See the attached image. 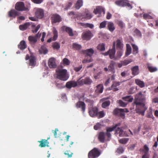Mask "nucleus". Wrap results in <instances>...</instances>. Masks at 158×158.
I'll return each mask as SVG.
<instances>
[{
  "label": "nucleus",
  "mask_w": 158,
  "mask_h": 158,
  "mask_svg": "<svg viewBox=\"0 0 158 158\" xmlns=\"http://www.w3.org/2000/svg\"><path fill=\"white\" fill-rule=\"evenodd\" d=\"M81 53L86 55L85 59L82 62L84 63L92 62V59L91 57L94 53V51L92 48H90L85 50H83Z\"/></svg>",
  "instance_id": "nucleus-1"
},
{
  "label": "nucleus",
  "mask_w": 158,
  "mask_h": 158,
  "mask_svg": "<svg viewBox=\"0 0 158 158\" xmlns=\"http://www.w3.org/2000/svg\"><path fill=\"white\" fill-rule=\"evenodd\" d=\"M57 78L63 81H66L69 78L67 75V71L65 69H57L56 70Z\"/></svg>",
  "instance_id": "nucleus-2"
},
{
  "label": "nucleus",
  "mask_w": 158,
  "mask_h": 158,
  "mask_svg": "<svg viewBox=\"0 0 158 158\" xmlns=\"http://www.w3.org/2000/svg\"><path fill=\"white\" fill-rule=\"evenodd\" d=\"M129 131L130 134L128 135L126 131H123V128L122 127H118L115 130V135H118L119 137H131L132 136L135 135L134 132H133L130 129Z\"/></svg>",
  "instance_id": "nucleus-3"
},
{
  "label": "nucleus",
  "mask_w": 158,
  "mask_h": 158,
  "mask_svg": "<svg viewBox=\"0 0 158 158\" xmlns=\"http://www.w3.org/2000/svg\"><path fill=\"white\" fill-rule=\"evenodd\" d=\"M101 154L100 150L97 148H94L89 152L88 156L89 158H97Z\"/></svg>",
  "instance_id": "nucleus-4"
},
{
  "label": "nucleus",
  "mask_w": 158,
  "mask_h": 158,
  "mask_svg": "<svg viewBox=\"0 0 158 158\" xmlns=\"http://www.w3.org/2000/svg\"><path fill=\"white\" fill-rule=\"evenodd\" d=\"M136 113L141 114L142 115H144L145 111L147 109L144 103H142L139 105H136Z\"/></svg>",
  "instance_id": "nucleus-5"
},
{
  "label": "nucleus",
  "mask_w": 158,
  "mask_h": 158,
  "mask_svg": "<svg viewBox=\"0 0 158 158\" xmlns=\"http://www.w3.org/2000/svg\"><path fill=\"white\" fill-rule=\"evenodd\" d=\"M145 98L142 93L139 92L136 94L134 101V103L136 105H139L142 103H144Z\"/></svg>",
  "instance_id": "nucleus-6"
},
{
  "label": "nucleus",
  "mask_w": 158,
  "mask_h": 158,
  "mask_svg": "<svg viewBox=\"0 0 158 158\" xmlns=\"http://www.w3.org/2000/svg\"><path fill=\"white\" fill-rule=\"evenodd\" d=\"M41 35V33L39 32L35 36H30L28 37V40L30 43L31 45L35 44L37 41L38 39L39 38Z\"/></svg>",
  "instance_id": "nucleus-7"
},
{
  "label": "nucleus",
  "mask_w": 158,
  "mask_h": 158,
  "mask_svg": "<svg viewBox=\"0 0 158 158\" xmlns=\"http://www.w3.org/2000/svg\"><path fill=\"white\" fill-rule=\"evenodd\" d=\"M93 36V35L90 31H86L82 33L81 37L83 40H89Z\"/></svg>",
  "instance_id": "nucleus-8"
},
{
  "label": "nucleus",
  "mask_w": 158,
  "mask_h": 158,
  "mask_svg": "<svg viewBox=\"0 0 158 158\" xmlns=\"http://www.w3.org/2000/svg\"><path fill=\"white\" fill-rule=\"evenodd\" d=\"M15 8L16 10H26L27 9L24 6V4L23 2H17L15 5Z\"/></svg>",
  "instance_id": "nucleus-9"
},
{
  "label": "nucleus",
  "mask_w": 158,
  "mask_h": 158,
  "mask_svg": "<svg viewBox=\"0 0 158 158\" xmlns=\"http://www.w3.org/2000/svg\"><path fill=\"white\" fill-rule=\"evenodd\" d=\"M115 43L116 42L115 41H114L113 42L112 48L109 50V55L110 58L111 59H113L114 60L115 55Z\"/></svg>",
  "instance_id": "nucleus-10"
},
{
  "label": "nucleus",
  "mask_w": 158,
  "mask_h": 158,
  "mask_svg": "<svg viewBox=\"0 0 158 158\" xmlns=\"http://www.w3.org/2000/svg\"><path fill=\"white\" fill-rule=\"evenodd\" d=\"M128 110L127 108L117 109L114 110V114H119L121 117L124 116L125 115V112H128Z\"/></svg>",
  "instance_id": "nucleus-11"
},
{
  "label": "nucleus",
  "mask_w": 158,
  "mask_h": 158,
  "mask_svg": "<svg viewBox=\"0 0 158 158\" xmlns=\"http://www.w3.org/2000/svg\"><path fill=\"white\" fill-rule=\"evenodd\" d=\"M35 16L37 18L39 19H42L44 16V10L40 8H37L36 9L35 12Z\"/></svg>",
  "instance_id": "nucleus-12"
},
{
  "label": "nucleus",
  "mask_w": 158,
  "mask_h": 158,
  "mask_svg": "<svg viewBox=\"0 0 158 158\" xmlns=\"http://www.w3.org/2000/svg\"><path fill=\"white\" fill-rule=\"evenodd\" d=\"M26 60L29 59V65L30 66H35V58L33 55H31L30 57L28 55H27L26 57Z\"/></svg>",
  "instance_id": "nucleus-13"
},
{
  "label": "nucleus",
  "mask_w": 158,
  "mask_h": 158,
  "mask_svg": "<svg viewBox=\"0 0 158 158\" xmlns=\"http://www.w3.org/2000/svg\"><path fill=\"white\" fill-rule=\"evenodd\" d=\"M98 109L96 107L89 108V114L91 117H94L98 114Z\"/></svg>",
  "instance_id": "nucleus-14"
},
{
  "label": "nucleus",
  "mask_w": 158,
  "mask_h": 158,
  "mask_svg": "<svg viewBox=\"0 0 158 158\" xmlns=\"http://www.w3.org/2000/svg\"><path fill=\"white\" fill-rule=\"evenodd\" d=\"M120 123H118L116 124L115 126L112 127H110L108 128L106 130L107 132L106 133V135L108 137H111V135L110 133V132L113 131L115 128H117V129L118 127H119L120 126Z\"/></svg>",
  "instance_id": "nucleus-15"
},
{
  "label": "nucleus",
  "mask_w": 158,
  "mask_h": 158,
  "mask_svg": "<svg viewBox=\"0 0 158 158\" xmlns=\"http://www.w3.org/2000/svg\"><path fill=\"white\" fill-rule=\"evenodd\" d=\"M102 12L104 14L105 13V9L102 6H97L94 10V13L95 14H99L100 15Z\"/></svg>",
  "instance_id": "nucleus-16"
},
{
  "label": "nucleus",
  "mask_w": 158,
  "mask_h": 158,
  "mask_svg": "<svg viewBox=\"0 0 158 158\" xmlns=\"http://www.w3.org/2000/svg\"><path fill=\"white\" fill-rule=\"evenodd\" d=\"M48 64L49 67L51 68H55L56 67V63L55 59L54 58L49 59L48 62Z\"/></svg>",
  "instance_id": "nucleus-17"
},
{
  "label": "nucleus",
  "mask_w": 158,
  "mask_h": 158,
  "mask_svg": "<svg viewBox=\"0 0 158 158\" xmlns=\"http://www.w3.org/2000/svg\"><path fill=\"white\" fill-rule=\"evenodd\" d=\"M61 30L62 31H65L66 32L68 33L69 35L72 36L74 35L72 29L69 27H67L65 26H63L61 28Z\"/></svg>",
  "instance_id": "nucleus-18"
},
{
  "label": "nucleus",
  "mask_w": 158,
  "mask_h": 158,
  "mask_svg": "<svg viewBox=\"0 0 158 158\" xmlns=\"http://www.w3.org/2000/svg\"><path fill=\"white\" fill-rule=\"evenodd\" d=\"M76 106L77 108L81 109L83 114H84L85 109V103L82 102H79L77 103Z\"/></svg>",
  "instance_id": "nucleus-19"
},
{
  "label": "nucleus",
  "mask_w": 158,
  "mask_h": 158,
  "mask_svg": "<svg viewBox=\"0 0 158 158\" xmlns=\"http://www.w3.org/2000/svg\"><path fill=\"white\" fill-rule=\"evenodd\" d=\"M52 23H55L60 22L61 21V18L59 15H54L52 17Z\"/></svg>",
  "instance_id": "nucleus-20"
},
{
  "label": "nucleus",
  "mask_w": 158,
  "mask_h": 158,
  "mask_svg": "<svg viewBox=\"0 0 158 158\" xmlns=\"http://www.w3.org/2000/svg\"><path fill=\"white\" fill-rule=\"evenodd\" d=\"M53 34L54 35L52 38H50L47 40V42H50L52 41V40H55L57 39L58 37V32L55 28H53Z\"/></svg>",
  "instance_id": "nucleus-21"
},
{
  "label": "nucleus",
  "mask_w": 158,
  "mask_h": 158,
  "mask_svg": "<svg viewBox=\"0 0 158 158\" xmlns=\"http://www.w3.org/2000/svg\"><path fill=\"white\" fill-rule=\"evenodd\" d=\"M107 28L110 32H113L115 29V27L114 23L111 22H108L107 23Z\"/></svg>",
  "instance_id": "nucleus-22"
},
{
  "label": "nucleus",
  "mask_w": 158,
  "mask_h": 158,
  "mask_svg": "<svg viewBox=\"0 0 158 158\" xmlns=\"http://www.w3.org/2000/svg\"><path fill=\"white\" fill-rule=\"evenodd\" d=\"M120 83L118 82H113V85L111 87V89L114 91H116L118 90L119 86L120 85Z\"/></svg>",
  "instance_id": "nucleus-23"
},
{
  "label": "nucleus",
  "mask_w": 158,
  "mask_h": 158,
  "mask_svg": "<svg viewBox=\"0 0 158 158\" xmlns=\"http://www.w3.org/2000/svg\"><path fill=\"white\" fill-rule=\"evenodd\" d=\"M131 70L132 74L134 76H136L139 74V66L137 65L131 68Z\"/></svg>",
  "instance_id": "nucleus-24"
},
{
  "label": "nucleus",
  "mask_w": 158,
  "mask_h": 158,
  "mask_svg": "<svg viewBox=\"0 0 158 158\" xmlns=\"http://www.w3.org/2000/svg\"><path fill=\"white\" fill-rule=\"evenodd\" d=\"M31 23L27 22L23 25H20L19 28L21 30L24 31L30 26Z\"/></svg>",
  "instance_id": "nucleus-25"
},
{
  "label": "nucleus",
  "mask_w": 158,
  "mask_h": 158,
  "mask_svg": "<svg viewBox=\"0 0 158 158\" xmlns=\"http://www.w3.org/2000/svg\"><path fill=\"white\" fill-rule=\"evenodd\" d=\"M115 63L113 61H111L110 64L108 66V69L111 72L114 73L115 72L114 66Z\"/></svg>",
  "instance_id": "nucleus-26"
},
{
  "label": "nucleus",
  "mask_w": 158,
  "mask_h": 158,
  "mask_svg": "<svg viewBox=\"0 0 158 158\" xmlns=\"http://www.w3.org/2000/svg\"><path fill=\"white\" fill-rule=\"evenodd\" d=\"M123 53V50H120L118 51L115 55L114 60H118L120 59L122 56Z\"/></svg>",
  "instance_id": "nucleus-27"
},
{
  "label": "nucleus",
  "mask_w": 158,
  "mask_h": 158,
  "mask_svg": "<svg viewBox=\"0 0 158 158\" xmlns=\"http://www.w3.org/2000/svg\"><path fill=\"white\" fill-rule=\"evenodd\" d=\"M140 151L143 154H149V148L147 145H145L143 148L140 149Z\"/></svg>",
  "instance_id": "nucleus-28"
},
{
  "label": "nucleus",
  "mask_w": 158,
  "mask_h": 158,
  "mask_svg": "<svg viewBox=\"0 0 158 158\" xmlns=\"http://www.w3.org/2000/svg\"><path fill=\"white\" fill-rule=\"evenodd\" d=\"M39 142L40 143L39 146L41 147H44L46 146H48V142L47 140L42 139V140L39 141Z\"/></svg>",
  "instance_id": "nucleus-29"
},
{
  "label": "nucleus",
  "mask_w": 158,
  "mask_h": 158,
  "mask_svg": "<svg viewBox=\"0 0 158 158\" xmlns=\"http://www.w3.org/2000/svg\"><path fill=\"white\" fill-rule=\"evenodd\" d=\"M116 43L117 48H119L120 50H123V44L122 43V40L118 39L116 41Z\"/></svg>",
  "instance_id": "nucleus-30"
},
{
  "label": "nucleus",
  "mask_w": 158,
  "mask_h": 158,
  "mask_svg": "<svg viewBox=\"0 0 158 158\" xmlns=\"http://www.w3.org/2000/svg\"><path fill=\"white\" fill-rule=\"evenodd\" d=\"M18 14V12L14 10H10L8 13L9 17L15 18Z\"/></svg>",
  "instance_id": "nucleus-31"
},
{
  "label": "nucleus",
  "mask_w": 158,
  "mask_h": 158,
  "mask_svg": "<svg viewBox=\"0 0 158 158\" xmlns=\"http://www.w3.org/2000/svg\"><path fill=\"white\" fill-rule=\"evenodd\" d=\"M18 47L22 50L24 49L27 47V45L25 41L22 40L18 45Z\"/></svg>",
  "instance_id": "nucleus-32"
},
{
  "label": "nucleus",
  "mask_w": 158,
  "mask_h": 158,
  "mask_svg": "<svg viewBox=\"0 0 158 158\" xmlns=\"http://www.w3.org/2000/svg\"><path fill=\"white\" fill-rule=\"evenodd\" d=\"M135 82L136 84L140 88H143L145 86V84L144 82L139 79H135Z\"/></svg>",
  "instance_id": "nucleus-33"
},
{
  "label": "nucleus",
  "mask_w": 158,
  "mask_h": 158,
  "mask_svg": "<svg viewBox=\"0 0 158 158\" xmlns=\"http://www.w3.org/2000/svg\"><path fill=\"white\" fill-rule=\"evenodd\" d=\"M126 0H122L116 1L115 2V4L120 6H125Z\"/></svg>",
  "instance_id": "nucleus-34"
},
{
  "label": "nucleus",
  "mask_w": 158,
  "mask_h": 158,
  "mask_svg": "<svg viewBox=\"0 0 158 158\" xmlns=\"http://www.w3.org/2000/svg\"><path fill=\"white\" fill-rule=\"evenodd\" d=\"M103 87L102 84H99L96 87L95 92L97 93H102L103 91Z\"/></svg>",
  "instance_id": "nucleus-35"
},
{
  "label": "nucleus",
  "mask_w": 158,
  "mask_h": 158,
  "mask_svg": "<svg viewBox=\"0 0 158 158\" xmlns=\"http://www.w3.org/2000/svg\"><path fill=\"white\" fill-rule=\"evenodd\" d=\"M123 98L124 101L127 102V103L132 102L133 99V97L130 95L126 96Z\"/></svg>",
  "instance_id": "nucleus-36"
},
{
  "label": "nucleus",
  "mask_w": 158,
  "mask_h": 158,
  "mask_svg": "<svg viewBox=\"0 0 158 158\" xmlns=\"http://www.w3.org/2000/svg\"><path fill=\"white\" fill-rule=\"evenodd\" d=\"M39 52L40 54H45L48 52V50L44 46H42L39 50Z\"/></svg>",
  "instance_id": "nucleus-37"
},
{
  "label": "nucleus",
  "mask_w": 158,
  "mask_h": 158,
  "mask_svg": "<svg viewBox=\"0 0 158 158\" xmlns=\"http://www.w3.org/2000/svg\"><path fill=\"white\" fill-rule=\"evenodd\" d=\"M83 2L82 0H78L75 5V8L77 9H79L83 5Z\"/></svg>",
  "instance_id": "nucleus-38"
},
{
  "label": "nucleus",
  "mask_w": 158,
  "mask_h": 158,
  "mask_svg": "<svg viewBox=\"0 0 158 158\" xmlns=\"http://www.w3.org/2000/svg\"><path fill=\"white\" fill-rule=\"evenodd\" d=\"M97 48L100 51H104L105 50V44L104 43L100 44L97 46Z\"/></svg>",
  "instance_id": "nucleus-39"
},
{
  "label": "nucleus",
  "mask_w": 158,
  "mask_h": 158,
  "mask_svg": "<svg viewBox=\"0 0 158 158\" xmlns=\"http://www.w3.org/2000/svg\"><path fill=\"white\" fill-rule=\"evenodd\" d=\"M127 50L125 53L126 56H127L129 55L131 53V48L130 45L127 44Z\"/></svg>",
  "instance_id": "nucleus-40"
},
{
  "label": "nucleus",
  "mask_w": 158,
  "mask_h": 158,
  "mask_svg": "<svg viewBox=\"0 0 158 158\" xmlns=\"http://www.w3.org/2000/svg\"><path fill=\"white\" fill-rule=\"evenodd\" d=\"M133 48V53L134 54H136L138 52V46L135 44H132Z\"/></svg>",
  "instance_id": "nucleus-41"
},
{
  "label": "nucleus",
  "mask_w": 158,
  "mask_h": 158,
  "mask_svg": "<svg viewBox=\"0 0 158 158\" xmlns=\"http://www.w3.org/2000/svg\"><path fill=\"white\" fill-rule=\"evenodd\" d=\"M82 48L81 46L77 43H74L73 44V48L76 50H79Z\"/></svg>",
  "instance_id": "nucleus-42"
},
{
  "label": "nucleus",
  "mask_w": 158,
  "mask_h": 158,
  "mask_svg": "<svg viewBox=\"0 0 158 158\" xmlns=\"http://www.w3.org/2000/svg\"><path fill=\"white\" fill-rule=\"evenodd\" d=\"M134 35L137 37H140L142 36L141 32L137 29H136L134 32Z\"/></svg>",
  "instance_id": "nucleus-43"
},
{
  "label": "nucleus",
  "mask_w": 158,
  "mask_h": 158,
  "mask_svg": "<svg viewBox=\"0 0 158 158\" xmlns=\"http://www.w3.org/2000/svg\"><path fill=\"white\" fill-rule=\"evenodd\" d=\"M148 67L150 71L151 72H154L157 70V68L156 67L151 66L149 64H148Z\"/></svg>",
  "instance_id": "nucleus-44"
},
{
  "label": "nucleus",
  "mask_w": 158,
  "mask_h": 158,
  "mask_svg": "<svg viewBox=\"0 0 158 158\" xmlns=\"http://www.w3.org/2000/svg\"><path fill=\"white\" fill-rule=\"evenodd\" d=\"M64 154L65 155L67 156L68 158L71 157L73 154V153L70 151H66L64 152Z\"/></svg>",
  "instance_id": "nucleus-45"
},
{
  "label": "nucleus",
  "mask_w": 158,
  "mask_h": 158,
  "mask_svg": "<svg viewBox=\"0 0 158 158\" xmlns=\"http://www.w3.org/2000/svg\"><path fill=\"white\" fill-rule=\"evenodd\" d=\"M85 85H90L92 82V81L89 77L84 79Z\"/></svg>",
  "instance_id": "nucleus-46"
},
{
  "label": "nucleus",
  "mask_w": 158,
  "mask_h": 158,
  "mask_svg": "<svg viewBox=\"0 0 158 158\" xmlns=\"http://www.w3.org/2000/svg\"><path fill=\"white\" fill-rule=\"evenodd\" d=\"M124 152V149L123 147H118L116 151V152L119 154H121L123 153Z\"/></svg>",
  "instance_id": "nucleus-47"
},
{
  "label": "nucleus",
  "mask_w": 158,
  "mask_h": 158,
  "mask_svg": "<svg viewBox=\"0 0 158 158\" xmlns=\"http://www.w3.org/2000/svg\"><path fill=\"white\" fill-rule=\"evenodd\" d=\"M92 17V15L91 13L89 12L88 11H85V18L87 19H90Z\"/></svg>",
  "instance_id": "nucleus-48"
},
{
  "label": "nucleus",
  "mask_w": 158,
  "mask_h": 158,
  "mask_svg": "<svg viewBox=\"0 0 158 158\" xmlns=\"http://www.w3.org/2000/svg\"><path fill=\"white\" fill-rule=\"evenodd\" d=\"M77 82L79 86H81L85 84L84 79H81V78L77 80Z\"/></svg>",
  "instance_id": "nucleus-49"
},
{
  "label": "nucleus",
  "mask_w": 158,
  "mask_h": 158,
  "mask_svg": "<svg viewBox=\"0 0 158 158\" xmlns=\"http://www.w3.org/2000/svg\"><path fill=\"white\" fill-rule=\"evenodd\" d=\"M110 104V102L109 101H107L104 102L102 104V107L104 108H106L107 106H109Z\"/></svg>",
  "instance_id": "nucleus-50"
},
{
  "label": "nucleus",
  "mask_w": 158,
  "mask_h": 158,
  "mask_svg": "<svg viewBox=\"0 0 158 158\" xmlns=\"http://www.w3.org/2000/svg\"><path fill=\"white\" fill-rule=\"evenodd\" d=\"M107 21H103L101 23H100V25H99V28H105L106 25H107Z\"/></svg>",
  "instance_id": "nucleus-51"
},
{
  "label": "nucleus",
  "mask_w": 158,
  "mask_h": 158,
  "mask_svg": "<svg viewBox=\"0 0 158 158\" xmlns=\"http://www.w3.org/2000/svg\"><path fill=\"white\" fill-rule=\"evenodd\" d=\"M123 64V65L126 66L130 63L132 62L131 59L125 60L123 61H122Z\"/></svg>",
  "instance_id": "nucleus-52"
},
{
  "label": "nucleus",
  "mask_w": 158,
  "mask_h": 158,
  "mask_svg": "<svg viewBox=\"0 0 158 158\" xmlns=\"http://www.w3.org/2000/svg\"><path fill=\"white\" fill-rule=\"evenodd\" d=\"M118 102L120 106L122 107H125L127 104V102L125 101L124 102L121 100H119Z\"/></svg>",
  "instance_id": "nucleus-53"
},
{
  "label": "nucleus",
  "mask_w": 158,
  "mask_h": 158,
  "mask_svg": "<svg viewBox=\"0 0 158 158\" xmlns=\"http://www.w3.org/2000/svg\"><path fill=\"white\" fill-rule=\"evenodd\" d=\"M101 126L102 125L100 123H97L94 126V129L96 130H98L101 128Z\"/></svg>",
  "instance_id": "nucleus-54"
},
{
  "label": "nucleus",
  "mask_w": 158,
  "mask_h": 158,
  "mask_svg": "<svg viewBox=\"0 0 158 158\" xmlns=\"http://www.w3.org/2000/svg\"><path fill=\"white\" fill-rule=\"evenodd\" d=\"M143 17L144 19H152V17L148 14H144L143 15Z\"/></svg>",
  "instance_id": "nucleus-55"
},
{
  "label": "nucleus",
  "mask_w": 158,
  "mask_h": 158,
  "mask_svg": "<svg viewBox=\"0 0 158 158\" xmlns=\"http://www.w3.org/2000/svg\"><path fill=\"white\" fill-rule=\"evenodd\" d=\"M70 83L71 84L72 87H75L77 86H78V84L77 80L76 81H70Z\"/></svg>",
  "instance_id": "nucleus-56"
},
{
  "label": "nucleus",
  "mask_w": 158,
  "mask_h": 158,
  "mask_svg": "<svg viewBox=\"0 0 158 158\" xmlns=\"http://www.w3.org/2000/svg\"><path fill=\"white\" fill-rule=\"evenodd\" d=\"M56 85L58 89H62L65 87V86L62 83H56Z\"/></svg>",
  "instance_id": "nucleus-57"
},
{
  "label": "nucleus",
  "mask_w": 158,
  "mask_h": 158,
  "mask_svg": "<svg viewBox=\"0 0 158 158\" xmlns=\"http://www.w3.org/2000/svg\"><path fill=\"white\" fill-rule=\"evenodd\" d=\"M40 27V24L38 25L37 27L35 28L34 29L32 30V31L33 33H36Z\"/></svg>",
  "instance_id": "nucleus-58"
},
{
  "label": "nucleus",
  "mask_w": 158,
  "mask_h": 158,
  "mask_svg": "<svg viewBox=\"0 0 158 158\" xmlns=\"http://www.w3.org/2000/svg\"><path fill=\"white\" fill-rule=\"evenodd\" d=\"M72 3L71 2H69L66 5L65 7L64 8V10H67L69 9L72 6Z\"/></svg>",
  "instance_id": "nucleus-59"
},
{
  "label": "nucleus",
  "mask_w": 158,
  "mask_h": 158,
  "mask_svg": "<svg viewBox=\"0 0 158 158\" xmlns=\"http://www.w3.org/2000/svg\"><path fill=\"white\" fill-rule=\"evenodd\" d=\"M64 64L66 65H69L70 64V61L67 58H64L63 60Z\"/></svg>",
  "instance_id": "nucleus-60"
},
{
  "label": "nucleus",
  "mask_w": 158,
  "mask_h": 158,
  "mask_svg": "<svg viewBox=\"0 0 158 158\" xmlns=\"http://www.w3.org/2000/svg\"><path fill=\"white\" fill-rule=\"evenodd\" d=\"M128 139H120L119 140V142L122 144H125L128 141Z\"/></svg>",
  "instance_id": "nucleus-61"
},
{
  "label": "nucleus",
  "mask_w": 158,
  "mask_h": 158,
  "mask_svg": "<svg viewBox=\"0 0 158 158\" xmlns=\"http://www.w3.org/2000/svg\"><path fill=\"white\" fill-rule=\"evenodd\" d=\"M53 47L55 49H58L60 48V45L58 43H55L53 44Z\"/></svg>",
  "instance_id": "nucleus-62"
},
{
  "label": "nucleus",
  "mask_w": 158,
  "mask_h": 158,
  "mask_svg": "<svg viewBox=\"0 0 158 158\" xmlns=\"http://www.w3.org/2000/svg\"><path fill=\"white\" fill-rule=\"evenodd\" d=\"M105 133L102 132H101L99 133L98 138H104Z\"/></svg>",
  "instance_id": "nucleus-63"
},
{
  "label": "nucleus",
  "mask_w": 158,
  "mask_h": 158,
  "mask_svg": "<svg viewBox=\"0 0 158 158\" xmlns=\"http://www.w3.org/2000/svg\"><path fill=\"white\" fill-rule=\"evenodd\" d=\"M104 113L103 111H100L99 113L98 112V114L97 115H98V117L100 118L103 117L104 116Z\"/></svg>",
  "instance_id": "nucleus-64"
}]
</instances>
